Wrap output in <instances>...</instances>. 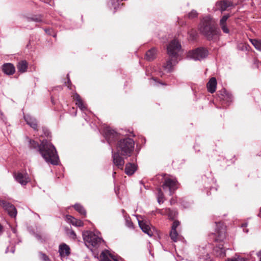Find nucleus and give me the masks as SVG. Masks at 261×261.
<instances>
[{
    "mask_svg": "<svg viewBox=\"0 0 261 261\" xmlns=\"http://www.w3.org/2000/svg\"><path fill=\"white\" fill-rule=\"evenodd\" d=\"M23 118L26 123L35 132H38V121L33 116L23 114Z\"/></svg>",
    "mask_w": 261,
    "mask_h": 261,
    "instance_id": "9b49d317",
    "label": "nucleus"
},
{
    "mask_svg": "<svg viewBox=\"0 0 261 261\" xmlns=\"http://www.w3.org/2000/svg\"><path fill=\"white\" fill-rule=\"evenodd\" d=\"M230 17L229 14L223 15L220 20L219 25L223 33L228 34L229 29L227 25V20Z\"/></svg>",
    "mask_w": 261,
    "mask_h": 261,
    "instance_id": "2eb2a0df",
    "label": "nucleus"
},
{
    "mask_svg": "<svg viewBox=\"0 0 261 261\" xmlns=\"http://www.w3.org/2000/svg\"><path fill=\"white\" fill-rule=\"evenodd\" d=\"M149 82L151 85L158 86L159 85H165V84L157 80L155 77H152L149 79Z\"/></svg>",
    "mask_w": 261,
    "mask_h": 261,
    "instance_id": "473e14b6",
    "label": "nucleus"
},
{
    "mask_svg": "<svg viewBox=\"0 0 261 261\" xmlns=\"http://www.w3.org/2000/svg\"><path fill=\"white\" fill-rule=\"evenodd\" d=\"M123 259L121 257L113 258L114 261H123Z\"/></svg>",
    "mask_w": 261,
    "mask_h": 261,
    "instance_id": "49530a36",
    "label": "nucleus"
},
{
    "mask_svg": "<svg viewBox=\"0 0 261 261\" xmlns=\"http://www.w3.org/2000/svg\"><path fill=\"white\" fill-rule=\"evenodd\" d=\"M3 71L7 75H12L15 72V68L11 63H6L3 65Z\"/></svg>",
    "mask_w": 261,
    "mask_h": 261,
    "instance_id": "412c9836",
    "label": "nucleus"
},
{
    "mask_svg": "<svg viewBox=\"0 0 261 261\" xmlns=\"http://www.w3.org/2000/svg\"><path fill=\"white\" fill-rule=\"evenodd\" d=\"M73 206L74 209L81 215H83L84 217L86 216V211L81 204L79 203H75Z\"/></svg>",
    "mask_w": 261,
    "mask_h": 261,
    "instance_id": "c85d7f7f",
    "label": "nucleus"
},
{
    "mask_svg": "<svg viewBox=\"0 0 261 261\" xmlns=\"http://www.w3.org/2000/svg\"><path fill=\"white\" fill-rule=\"evenodd\" d=\"M56 34L53 35V36H54V37H56Z\"/></svg>",
    "mask_w": 261,
    "mask_h": 261,
    "instance_id": "0e129e2a",
    "label": "nucleus"
},
{
    "mask_svg": "<svg viewBox=\"0 0 261 261\" xmlns=\"http://www.w3.org/2000/svg\"><path fill=\"white\" fill-rule=\"evenodd\" d=\"M162 187L164 190L168 189L171 195L178 188L177 180L170 178H166Z\"/></svg>",
    "mask_w": 261,
    "mask_h": 261,
    "instance_id": "1a4fd4ad",
    "label": "nucleus"
},
{
    "mask_svg": "<svg viewBox=\"0 0 261 261\" xmlns=\"http://www.w3.org/2000/svg\"><path fill=\"white\" fill-rule=\"evenodd\" d=\"M197 16H198V13L195 10H192L188 14V17L190 19L196 18L197 17Z\"/></svg>",
    "mask_w": 261,
    "mask_h": 261,
    "instance_id": "4c0bfd02",
    "label": "nucleus"
},
{
    "mask_svg": "<svg viewBox=\"0 0 261 261\" xmlns=\"http://www.w3.org/2000/svg\"><path fill=\"white\" fill-rule=\"evenodd\" d=\"M214 252L217 256L224 257L225 256V252L224 248L223 247L222 244H219L215 247L214 249Z\"/></svg>",
    "mask_w": 261,
    "mask_h": 261,
    "instance_id": "393cba45",
    "label": "nucleus"
},
{
    "mask_svg": "<svg viewBox=\"0 0 261 261\" xmlns=\"http://www.w3.org/2000/svg\"><path fill=\"white\" fill-rule=\"evenodd\" d=\"M164 194L161 188L158 189L157 199L159 203H163L164 202Z\"/></svg>",
    "mask_w": 261,
    "mask_h": 261,
    "instance_id": "7c9ffc66",
    "label": "nucleus"
},
{
    "mask_svg": "<svg viewBox=\"0 0 261 261\" xmlns=\"http://www.w3.org/2000/svg\"><path fill=\"white\" fill-rule=\"evenodd\" d=\"M190 39L194 40L197 36V33L195 30H191L189 32Z\"/></svg>",
    "mask_w": 261,
    "mask_h": 261,
    "instance_id": "ea45409f",
    "label": "nucleus"
},
{
    "mask_svg": "<svg viewBox=\"0 0 261 261\" xmlns=\"http://www.w3.org/2000/svg\"><path fill=\"white\" fill-rule=\"evenodd\" d=\"M2 225L0 224V231L2 230Z\"/></svg>",
    "mask_w": 261,
    "mask_h": 261,
    "instance_id": "6e6d98bb",
    "label": "nucleus"
},
{
    "mask_svg": "<svg viewBox=\"0 0 261 261\" xmlns=\"http://www.w3.org/2000/svg\"><path fill=\"white\" fill-rule=\"evenodd\" d=\"M222 98L223 99L224 101L226 102V104L227 105H229L231 102L232 101L233 97L231 94L229 93L226 91H224L223 92V94H222Z\"/></svg>",
    "mask_w": 261,
    "mask_h": 261,
    "instance_id": "bb28decb",
    "label": "nucleus"
},
{
    "mask_svg": "<svg viewBox=\"0 0 261 261\" xmlns=\"http://www.w3.org/2000/svg\"><path fill=\"white\" fill-rule=\"evenodd\" d=\"M65 220L68 223L75 226L81 227L84 225V223L81 220L76 219L69 215H66Z\"/></svg>",
    "mask_w": 261,
    "mask_h": 261,
    "instance_id": "a211bd4d",
    "label": "nucleus"
},
{
    "mask_svg": "<svg viewBox=\"0 0 261 261\" xmlns=\"http://www.w3.org/2000/svg\"><path fill=\"white\" fill-rule=\"evenodd\" d=\"M135 142L129 138L120 139L117 145V152H114L112 149L113 163L118 168L122 169L124 161L120 154L130 156L134 149Z\"/></svg>",
    "mask_w": 261,
    "mask_h": 261,
    "instance_id": "f03ea898",
    "label": "nucleus"
},
{
    "mask_svg": "<svg viewBox=\"0 0 261 261\" xmlns=\"http://www.w3.org/2000/svg\"><path fill=\"white\" fill-rule=\"evenodd\" d=\"M59 252L61 257L68 256L70 254V248L66 244L62 243L59 246Z\"/></svg>",
    "mask_w": 261,
    "mask_h": 261,
    "instance_id": "dca6fc26",
    "label": "nucleus"
},
{
    "mask_svg": "<svg viewBox=\"0 0 261 261\" xmlns=\"http://www.w3.org/2000/svg\"><path fill=\"white\" fill-rule=\"evenodd\" d=\"M179 222L178 221H175L173 222L172 226V230H176V228L179 226Z\"/></svg>",
    "mask_w": 261,
    "mask_h": 261,
    "instance_id": "79ce46f5",
    "label": "nucleus"
},
{
    "mask_svg": "<svg viewBox=\"0 0 261 261\" xmlns=\"http://www.w3.org/2000/svg\"><path fill=\"white\" fill-rule=\"evenodd\" d=\"M138 224L139 227L144 233L147 234L150 237L153 235V231L148 224L143 221L140 220H138Z\"/></svg>",
    "mask_w": 261,
    "mask_h": 261,
    "instance_id": "f3484780",
    "label": "nucleus"
},
{
    "mask_svg": "<svg viewBox=\"0 0 261 261\" xmlns=\"http://www.w3.org/2000/svg\"><path fill=\"white\" fill-rule=\"evenodd\" d=\"M250 41L251 42L252 44L254 46V47L259 50L261 51V40H257L255 39H250Z\"/></svg>",
    "mask_w": 261,
    "mask_h": 261,
    "instance_id": "c756f323",
    "label": "nucleus"
},
{
    "mask_svg": "<svg viewBox=\"0 0 261 261\" xmlns=\"http://www.w3.org/2000/svg\"><path fill=\"white\" fill-rule=\"evenodd\" d=\"M73 99L76 101V105L80 108V109L84 112V114L86 115L85 111H87V108L83 102L80 96L76 93H75L72 95Z\"/></svg>",
    "mask_w": 261,
    "mask_h": 261,
    "instance_id": "4468645a",
    "label": "nucleus"
},
{
    "mask_svg": "<svg viewBox=\"0 0 261 261\" xmlns=\"http://www.w3.org/2000/svg\"><path fill=\"white\" fill-rule=\"evenodd\" d=\"M217 81L215 77H212L207 84V88L208 92L211 93L216 91Z\"/></svg>",
    "mask_w": 261,
    "mask_h": 261,
    "instance_id": "b1692460",
    "label": "nucleus"
},
{
    "mask_svg": "<svg viewBox=\"0 0 261 261\" xmlns=\"http://www.w3.org/2000/svg\"><path fill=\"white\" fill-rule=\"evenodd\" d=\"M243 231L246 232H248V229H244Z\"/></svg>",
    "mask_w": 261,
    "mask_h": 261,
    "instance_id": "5fc2aeb1",
    "label": "nucleus"
},
{
    "mask_svg": "<svg viewBox=\"0 0 261 261\" xmlns=\"http://www.w3.org/2000/svg\"><path fill=\"white\" fill-rule=\"evenodd\" d=\"M84 240L86 245L90 248L91 250L93 249L98 248L103 242L101 238L92 232H90L87 235H84Z\"/></svg>",
    "mask_w": 261,
    "mask_h": 261,
    "instance_id": "39448f33",
    "label": "nucleus"
},
{
    "mask_svg": "<svg viewBox=\"0 0 261 261\" xmlns=\"http://www.w3.org/2000/svg\"><path fill=\"white\" fill-rule=\"evenodd\" d=\"M122 212L123 213H124L125 211L124 210H122Z\"/></svg>",
    "mask_w": 261,
    "mask_h": 261,
    "instance_id": "bf43d9fd",
    "label": "nucleus"
},
{
    "mask_svg": "<svg viewBox=\"0 0 261 261\" xmlns=\"http://www.w3.org/2000/svg\"><path fill=\"white\" fill-rule=\"evenodd\" d=\"M85 119L86 121H87V119L86 118H85Z\"/></svg>",
    "mask_w": 261,
    "mask_h": 261,
    "instance_id": "69168bd1",
    "label": "nucleus"
},
{
    "mask_svg": "<svg viewBox=\"0 0 261 261\" xmlns=\"http://www.w3.org/2000/svg\"><path fill=\"white\" fill-rule=\"evenodd\" d=\"M170 236L171 237V239L174 242H176L177 241L178 234L176 230L171 229L170 233Z\"/></svg>",
    "mask_w": 261,
    "mask_h": 261,
    "instance_id": "c9c22d12",
    "label": "nucleus"
},
{
    "mask_svg": "<svg viewBox=\"0 0 261 261\" xmlns=\"http://www.w3.org/2000/svg\"><path fill=\"white\" fill-rule=\"evenodd\" d=\"M42 134H40L41 136H44L47 138L50 137V132H49L48 129L47 128H46V127H42Z\"/></svg>",
    "mask_w": 261,
    "mask_h": 261,
    "instance_id": "f704fd0d",
    "label": "nucleus"
},
{
    "mask_svg": "<svg viewBox=\"0 0 261 261\" xmlns=\"http://www.w3.org/2000/svg\"><path fill=\"white\" fill-rule=\"evenodd\" d=\"M0 205L6 211L11 217H15L17 215V211L14 205L4 200H0Z\"/></svg>",
    "mask_w": 261,
    "mask_h": 261,
    "instance_id": "9d476101",
    "label": "nucleus"
},
{
    "mask_svg": "<svg viewBox=\"0 0 261 261\" xmlns=\"http://www.w3.org/2000/svg\"><path fill=\"white\" fill-rule=\"evenodd\" d=\"M50 5H51V1H50L49 2H48Z\"/></svg>",
    "mask_w": 261,
    "mask_h": 261,
    "instance_id": "4d7b16f0",
    "label": "nucleus"
},
{
    "mask_svg": "<svg viewBox=\"0 0 261 261\" xmlns=\"http://www.w3.org/2000/svg\"><path fill=\"white\" fill-rule=\"evenodd\" d=\"M25 142L31 149L38 151L46 163L54 165H58L59 158L57 151L54 145L50 141L44 139L39 145L36 141L26 137Z\"/></svg>",
    "mask_w": 261,
    "mask_h": 261,
    "instance_id": "f257e3e1",
    "label": "nucleus"
},
{
    "mask_svg": "<svg viewBox=\"0 0 261 261\" xmlns=\"http://www.w3.org/2000/svg\"><path fill=\"white\" fill-rule=\"evenodd\" d=\"M0 119L3 121H5L6 118L4 115L3 113L0 110Z\"/></svg>",
    "mask_w": 261,
    "mask_h": 261,
    "instance_id": "37998d69",
    "label": "nucleus"
},
{
    "mask_svg": "<svg viewBox=\"0 0 261 261\" xmlns=\"http://www.w3.org/2000/svg\"><path fill=\"white\" fill-rule=\"evenodd\" d=\"M258 216L260 217L261 218V207H260V208L259 213L258 214Z\"/></svg>",
    "mask_w": 261,
    "mask_h": 261,
    "instance_id": "603ef678",
    "label": "nucleus"
},
{
    "mask_svg": "<svg viewBox=\"0 0 261 261\" xmlns=\"http://www.w3.org/2000/svg\"><path fill=\"white\" fill-rule=\"evenodd\" d=\"M170 202H171V204H172L173 203V201L170 200Z\"/></svg>",
    "mask_w": 261,
    "mask_h": 261,
    "instance_id": "13d9d810",
    "label": "nucleus"
},
{
    "mask_svg": "<svg viewBox=\"0 0 261 261\" xmlns=\"http://www.w3.org/2000/svg\"><path fill=\"white\" fill-rule=\"evenodd\" d=\"M161 213L162 215H168L169 218L172 220L174 219L177 214L176 211L175 210L170 209L169 208H167L165 210H161Z\"/></svg>",
    "mask_w": 261,
    "mask_h": 261,
    "instance_id": "4be33fe9",
    "label": "nucleus"
},
{
    "mask_svg": "<svg viewBox=\"0 0 261 261\" xmlns=\"http://www.w3.org/2000/svg\"><path fill=\"white\" fill-rule=\"evenodd\" d=\"M9 248L7 247L6 250V253H7L9 251Z\"/></svg>",
    "mask_w": 261,
    "mask_h": 261,
    "instance_id": "864d4df0",
    "label": "nucleus"
},
{
    "mask_svg": "<svg viewBox=\"0 0 261 261\" xmlns=\"http://www.w3.org/2000/svg\"><path fill=\"white\" fill-rule=\"evenodd\" d=\"M103 136L110 145L114 143L119 138L118 133L111 129L110 127L105 128Z\"/></svg>",
    "mask_w": 261,
    "mask_h": 261,
    "instance_id": "6e6552de",
    "label": "nucleus"
},
{
    "mask_svg": "<svg viewBox=\"0 0 261 261\" xmlns=\"http://www.w3.org/2000/svg\"><path fill=\"white\" fill-rule=\"evenodd\" d=\"M199 30L202 34L209 40H212L213 37L218 34V31L216 27L212 24L209 17L204 18L200 23Z\"/></svg>",
    "mask_w": 261,
    "mask_h": 261,
    "instance_id": "7ed1b4c3",
    "label": "nucleus"
},
{
    "mask_svg": "<svg viewBox=\"0 0 261 261\" xmlns=\"http://www.w3.org/2000/svg\"><path fill=\"white\" fill-rule=\"evenodd\" d=\"M10 251H11V252L12 253H14L15 252V248L14 247H12L11 248V250H10Z\"/></svg>",
    "mask_w": 261,
    "mask_h": 261,
    "instance_id": "8fccbe9b",
    "label": "nucleus"
},
{
    "mask_svg": "<svg viewBox=\"0 0 261 261\" xmlns=\"http://www.w3.org/2000/svg\"><path fill=\"white\" fill-rule=\"evenodd\" d=\"M156 50L154 48H152L149 50L146 53L145 58L148 61H152L156 56Z\"/></svg>",
    "mask_w": 261,
    "mask_h": 261,
    "instance_id": "cd10ccee",
    "label": "nucleus"
},
{
    "mask_svg": "<svg viewBox=\"0 0 261 261\" xmlns=\"http://www.w3.org/2000/svg\"><path fill=\"white\" fill-rule=\"evenodd\" d=\"M76 112H75L74 116H76Z\"/></svg>",
    "mask_w": 261,
    "mask_h": 261,
    "instance_id": "680f3d73",
    "label": "nucleus"
},
{
    "mask_svg": "<svg viewBox=\"0 0 261 261\" xmlns=\"http://www.w3.org/2000/svg\"><path fill=\"white\" fill-rule=\"evenodd\" d=\"M14 177L15 180L22 186H25L29 181V177L27 173L17 172L14 173Z\"/></svg>",
    "mask_w": 261,
    "mask_h": 261,
    "instance_id": "f8f14e48",
    "label": "nucleus"
},
{
    "mask_svg": "<svg viewBox=\"0 0 261 261\" xmlns=\"http://www.w3.org/2000/svg\"><path fill=\"white\" fill-rule=\"evenodd\" d=\"M125 224L126 226L129 228H134L133 223L131 221L129 217H125Z\"/></svg>",
    "mask_w": 261,
    "mask_h": 261,
    "instance_id": "e433bc0d",
    "label": "nucleus"
},
{
    "mask_svg": "<svg viewBox=\"0 0 261 261\" xmlns=\"http://www.w3.org/2000/svg\"><path fill=\"white\" fill-rule=\"evenodd\" d=\"M28 63L25 60H22L18 62L17 64L18 70L22 73L25 72L28 68Z\"/></svg>",
    "mask_w": 261,
    "mask_h": 261,
    "instance_id": "a878e982",
    "label": "nucleus"
},
{
    "mask_svg": "<svg viewBox=\"0 0 261 261\" xmlns=\"http://www.w3.org/2000/svg\"><path fill=\"white\" fill-rule=\"evenodd\" d=\"M216 242H222L226 238V227L221 222L216 223L215 232L212 234Z\"/></svg>",
    "mask_w": 261,
    "mask_h": 261,
    "instance_id": "0eeeda50",
    "label": "nucleus"
},
{
    "mask_svg": "<svg viewBox=\"0 0 261 261\" xmlns=\"http://www.w3.org/2000/svg\"><path fill=\"white\" fill-rule=\"evenodd\" d=\"M247 226V224L246 223H243L242 224L241 227H245Z\"/></svg>",
    "mask_w": 261,
    "mask_h": 261,
    "instance_id": "3c124183",
    "label": "nucleus"
},
{
    "mask_svg": "<svg viewBox=\"0 0 261 261\" xmlns=\"http://www.w3.org/2000/svg\"><path fill=\"white\" fill-rule=\"evenodd\" d=\"M39 258L42 261H51L48 256L41 252H39Z\"/></svg>",
    "mask_w": 261,
    "mask_h": 261,
    "instance_id": "58836bf2",
    "label": "nucleus"
},
{
    "mask_svg": "<svg viewBox=\"0 0 261 261\" xmlns=\"http://www.w3.org/2000/svg\"><path fill=\"white\" fill-rule=\"evenodd\" d=\"M45 31L48 34H49L50 35H52V33H51L52 32H53L52 29H45Z\"/></svg>",
    "mask_w": 261,
    "mask_h": 261,
    "instance_id": "c03bdc74",
    "label": "nucleus"
},
{
    "mask_svg": "<svg viewBox=\"0 0 261 261\" xmlns=\"http://www.w3.org/2000/svg\"><path fill=\"white\" fill-rule=\"evenodd\" d=\"M208 55V51L204 47H200L189 51L188 57L194 60H201Z\"/></svg>",
    "mask_w": 261,
    "mask_h": 261,
    "instance_id": "423d86ee",
    "label": "nucleus"
},
{
    "mask_svg": "<svg viewBox=\"0 0 261 261\" xmlns=\"http://www.w3.org/2000/svg\"><path fill=\"white\" fill-rule=\"evenodd\" d=\"M19 242H21V240L19 239H18Z\"/></svg>",
    "mask_w": 261,
    "mask_h": 261,
    "instance_id": "e2e57ef3",
    "label": "nucleus"
},
{
    "mask_svg": "<svg viewBox=\"0 0 261 261\" xmlns=\"http://www.w3.org/2000/svg\"><path fill=\"white\" fill-rule=\"evenodd\" d=\"M36 238L38 240H40V241L42 242V238H41V237L40 235L38 234H36L35 235Z\"/></svg>",
    "mask_w": 261,
    "mask_h": 261,
    "instance_id": "a18cd8bd",
    "label": "nucleus"
},
{
    "mask_svg": "<svg viewBox=\"0 0 261 261\" xmlns=\"http://www.w3.org/2000/svg\"><path fill=\"white\" fill-rule=\"evenodd\" d=\"M183 206L185 208H187L190 206L189 203H188L187 204L185 205L184 203L182 204Z\"/></svg>",
    "mask_w": 261,
    "mask_h": 261,
    "instance_id": "09e8293b",
    "label": "nucleus"
},
{
    "mask_svg": "<svg viewBox=\"0 0 261 261\" xmlns=\"http://www.w3.org/2000/svg\"><path fill=\"white\" fill-rule=\"evenodd\" d=\"M234 6L233 3L227 0L217 2L216 4V10H220L222 12L228 10V8Z\"/></svg>",
    "mask_w": 261,
    "mask_h": 261,
    "instance_id": "ddd939ff",
    "label": "nucleus"
},
{
    "mask_svg": "<svg viewBox=\"0 0 261 261\" xmlns=\"http://www.w3.org/2000/svg\"><path fill=\"white\" fill-rule=\"evenodd\" d=\"M67 233L72 239H75L76 238V234H75V232L73 230H72V229H68V230L67 231Z\"/></svg>",
    "mask_w": 261,
    "mask_h": 261,
    "instance_id": "a19ab883",
    "label": "nucleus"
},
{
    "mask_svg": "<svg viewBox=\"0 0 261 261\" xmlns=\"http://www.w3.org/2000/svg\"><path fill=\"white\" fill-rule=\"evenodd\" d=\"M167 54L169 58L175 60V62H178L180 60V52L181 46L177 40L171 41L167 47Z\"/></svg>",
    "mask_w": 261,
    "mask_h": 261,
    "instance_id": "20e7f679",
    "label": "nucleus"
},
{
    "mask_svg": "<svg viewBox=\"0 0 261 261\" xmlns=\"http://www.w3.org/2000/svg\"><path fill=\"white\" fill-rule=\"evenodd\" d=\"M113 258L117 257L111 254L108 250L103 251L99 256L100 261H112L111 259L113 260Z\"/></svg>",
    "mask_w": 261,
    "mask_h": 261,
    "instance_id": "6ab92c4d",
    "label": "nucleus"
},
{
    "mask_svg": "<svg viewBox=\"0 0 261 261\" xmlns=\"http://www.w3.org/2000/svg\"><path fill=\"white\" fill-rule=\"evenodd\" d=\"M13 232H14V233H16V230L15 229H13Z\"/></svg>",
    "mask_w": 261,
    "mask_h": 261,
    "instance_id": "052dcab7",
    "label": "nucleus"
},
{
    "mask_svg": "<svg viewBox=\"0 0 261 261\" xmlns=\"http://www.w3.org/2000/svg\"><path fill=\"white\" fill-rule=\"evenodd\" d=\"M137 165L135 164L128 163L126 164L125 172L128 175H133L137 170Z\"/></svg>",
    "mask_w": 261,
    "mask_h": 261,
    "instance_id": "5701e85b",
    "label": "nucleus"
},
{
    "mask_svg": "<svg viewBox=\"0 0 261 261\" xmlns=\"http://www.w3.org/2000/svg\"><path fill=\"white\" fill-rule=\"evenodd\" d=\"M175 60L171 59L169 57L168 60L166 61L163 66V69L167 72H170L172 71L173 67L178 62H175Z\"/></svg>",
    "mask_w": 261,
    "mask_h": 261,
    "instance_id": "aec40b11",
    "label": "nucleus"
},
{
    "mask_svg": "<svg viewBox=\"0 0 261 261\" xmlns=\"http://www.w3.org/2000/svg\"><path fill=\"white\" fill-rule=\"evenodd\" d=\"M28 21L41 22L42 21V17L40 15H34L32 17L28 18Z\"/></svg>",
    "mask_w": 261,
    "mask_h": 261,
    "instance_id": "72a5a7b5",
    "label": "nucleus"
},
{
    "mask_svg": "<svg viewBox=\"0 0 261 261\" xmlns=\"http://www.w3.org/2000/svg\"><path fill=\"white\" fill-rule=\"evenodd\" d=\"M226 261H247V259L236 254L233 257L229 258Z\"/></svg>",
    "mask_w": 261,
    "mask_h": 261,
    "instance_id": "2f4dec72",
    "label": "nucleus"
},
{
    "mask_svg": "<svg viewBox=\"0 0 261 261\" xmlns=\"http://www.w3.org/2000/svg\"><path fill=\"white\" fill-rule=\"evenodd\" d=\"M257 255L258 257L259 258V261H261V250L259 251L257 253Z\"/></svg>",
    "mask_w": 261,
    "mask_h": 261,
    "instance_id": "de8ad7c7",
    "label": "nucleus"
}]
</instances>
